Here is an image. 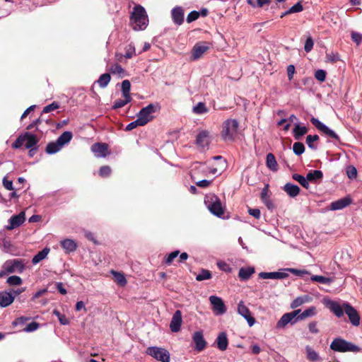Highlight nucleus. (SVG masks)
<instances>
[{"instance_id":"nucleus-1","label":"nucleus","mask_w":362,"mask_h":362,"mask_svg":"<svg viewBox=\"0 0 362 362\" xmlns=\"http://www.w3.org/2000/svg\"><path fill=\"white\" fill-rule=\"evenodd\" d=\"M325 305L337 317H343L345 313L353 326L357 327L360 325V315L357 310L348 302H344L341 305L339 302L327 300Z\"/></svg>"},{"instance_id":"nucleus-2","label":"nucleus","mask_w":362,"mask_h":362,"mask_svg":"<svg viewBox=\"0 0 362 362\" xmlns=\"http://www.w3.org/2000/svg\"><path fill=\"white\" fill-rule=\"evenodd\" d=\"M130 21L132 27L135 30H144L148 23V16L146 10L141 5L134 6L131 14Z\"/></svg>"},{"instance_id":"nucleus-3","label":"nucleus","mask_w":362,"mask_h":362,"mask_svg":"<svg viewBox=\"0 0 362 362\" xmlns=\"http://www.w3.org/2000/svg\"><path fill=\"white\" fill-rule=\"evenodd\" d=\"M204 203L209 211L217 217H221L224 214V209L222 206L220 199L214 194L206 195Z\"/></svg>"},{"instance_id":"nucleus-4","label":"nucleus","mask_w":362,"mask_h":362,"mask_svg":"<svg viewBox=\"0 0 362 362\" xmlns=\"http://www.w3.org/2000/svg\"><path fill=\"white\" fill-rule=\"evenodd\" d=\"M330 349L337 352L357 353L361 351V348L358 346L339 337L334 339L332 341L330 344Z\"/></svg>"},{"instance_id":"nucleus-5","label":"nucleus","mask_w":362,"mask_h":362,"mask_svg":"<svg viewBox=\"0 0 362 362\" xmlns=\"http://www.w3.org/2000/svg\"><path fill=\"white\" fill-rule=\"evenodd\" d=\"M239 123L235 119L226 120L222 125L221 136L224 141H233L238 134Z\"/></svg>"},{"instance_id":"nucleus-6","label":"nucleus","mask_w":362,"mask_h":362,"mask_svg":"<svg viewBox=\"0 0 362 362\" xmlns=\"http://www.w3.org/2000/svg\"><path fill=\"white\" fill-rule=\"evenodd\" d=\"M146 353L157 361L161 362L170 361V352L164 348L158 346H149L146 349Z\"/></svg>"},{"instance_id":"nucleus-7","label":"nucleus","mask_w":362,"mask_h":362,"mask_svg":"<svg viewBox=\"0 0 362 362\" xmlns=\"http://www.w3.org/2000/svg\"><path fill=\"white\" fill-rule=\"evenodd\" d=\"M159 109L158 104L151 103L143 107L137 114V119L140 120L141 125L144 126L153 119V114Z\"/></svg>"},{"instance_id":"nucleus-8","label":"nucleus","mask_w":362,"mask_h":362,"mask_svg":"<svg viewBox=\"0 0 362 362\" xmlns=\"http://www.w3.org/2000/svg\"><path fill=\"white\" fill-rule=\"evenodd\" d=\"M310 122L318 130L329 138L339 140V136L332 129H329L327 125L321 122L318 119L312 117Z\"/></svg>"},{"instance_id":"nucleus-9","label":"nucleus","mask_w":362,"mask_h":362,"mask_svg":"<svg viewBox=\"0 0 362 362\" xmlns=\"http://www.w3.org/2000/svg\"><path fill=\"white\" fill-rule=\"evenodd\" d=\"M209 49V44L206 42L196 43L192 50L191 59L193 61L200 59Z\"/></svg>"},{"instance_id":"nucleus-10","label":"nucleus","mask_w":362,"mask_h":362,"mask_svg":"<svg viewBox=\"0 0 362 362\" xmlns=\"http://www.w3.org/2000/svg\"><path fill=\"white\" fill-rule=\"evenodd\" d=\"M209 301L212 305V310L216 315H221L226 313V307L220 297L211 296Z\"/></svg>"},{"instance_id":"nucleus-11","label":"nucleus","mask_w":362,"mask_h":362,"mask_svg":"<svg viewBox=\"0 0 362 362\" xmlns=\"http://www.w3.org/2000/svg\"><path fill=\"white\" fill-rule=\"evenodd\" d=\"M238 313L243 317L248 323L250 327H252L255 323V318L251 315L250 311L248 308L245 305L243 301H240L238 304Z\"/></svg>"},{"instance_id":"nucleus-12","label":"nucleus","mask_w":362,"mask_h":362,"mask_svg":"<svg viewBox=\"0 0 362 362\" xmlns=\"http://www.w3.org/2000/svg\"><path fill=\"white\" fill-rule=\"evenodd\" d=\"M3 269L8 273H13L16 271L22 272L24 269V265L19 259H12L6 261L3 265Z\"/></svg>"},{"instance_id":"nucleus-13","label":"nucleus","mask_w":362,"mask_h":362,"mask_svg":"<svg viewBox=\"0 0 362 362\" xmlns=\"http://www.w3.org/2000/svg\"><path fill=\"white\" fill-rule=\"evenodd\" d=\"M182 322V313L180 310H176L171 319L170 328L173 332H177L180 330Z\"/></svg>"},{"instance_id":"nucleus-14","label":"nucleus","mask_w":362,"mask_h":362,"mask_svg":"<svg viewBox=\"0 0 362 362\" xmlns=\"http://www.w3.org/2000/svg\"><path fill=\"white\" fill-rule=\"evenodd\" d=\"M25 220V212L22 211L17 215L12 216L9 219V225L6 226L7 230H13L24 223Z\"/></svg>"},{"instance_id":"nucleus-15","label":"nucleus","mask_w":362,"mask_h":362,"mask_svg":"<svg viewBox=\"0 0 362 362\" xmlns=\"http://www.w3.org/2000/svg\"><path fill=\"white\" fill-rule=\"evenodd\" d=\"M91 151L98 158H105L108 153V145L105 143H95L92 145Z\"/></svg>"},{"instance_id":"nucleus-16","label":"nucleus","mask_w":362,"mask_h":362,"mask_svg":"<svg viewBox=\"0 0 362 362\" xmlns=\"http://www.w3.org/2000/svg\"><path fill=\"white\" fill-rule=\"evenodd\" d=\"M192 341L195 344V350L202 351L206 345V341L204 338L202 331L195 332L192 336Z\"/></svg>"},{"instance_id":"nucleus-17","label":"nucleus","mask_w":362,"mask_h":362,"mask_svg":"<svg viewBox=\"0 0 362 362\" xmlns=\"http://www.w3.org/2000/svg\"><path fill=\"white\" fill-rule=\"evenodd\" d=\"M209 143V132L206 130L201 131L197 136L196 144L201 148H206L208 147Z\"/></svg>"},{"instance_id":"nucleus-18","label":"nucleus","mask_w":362,"mask_h":362,"mask_svg":"<svg viewBox=\"0 0 362 362\" xmlns=\"http://www.w3.org/2000/svg\"><path fill=\"white\" fill-rule=\"evenodd\" d=\"M351 203V199L348 197H344L330 204L329 209L332 211L341 210L346 207Z\"/></svg>"},{"instance_id":"nucleus-19","label":"nucleus","mask_w":362,"mask_h":362,"mask_svg":"<svg viewBox=\"0 0 362 362\" xmlns=\"http://www.w3.org/2000/svg\"><path fill=\"white\" fill-rule=\"evenodd\" d=\"M172 19L177 25L182 24L184 21V11L181 6H176L171 11Z\"/></svg>"},{"instance_id":"nucleus-20","label":"nucleus","mask_w":362,"mask_h":362,"mask_svg":"<svg viewBox=\"0 0 362 362\" xmlns=\"http://www.w3.org/2000/svg\"><path fill=\"white\" fill-rule=\"evenodd\" d=\"M289 323L291 325H294L296 324V322L292 318L291 314L287 313L284 314L282 317L280 318V320L277 322L276 325V328L277 329H284Z\"/></svg>"},{"instance_id":"nucleus-21","label":"nucleus","mask_w":362,"mask_h":362,"mask_svg":"<svg viewBox=\"0 0 362 362\" xmlns=\"http://www.w3.org/2000/svg\"><path fill=\"white\" fill-rule=\"evenodd\" d=\"M216 343L217 348L220 351H223L226 350L228 346V339L227 337V334L225 332H220L216 339Z\"/></svg>"},{"instance_id":"nucleus-22","label":"nucleus","mask_w":362,"mask_h":362,"mask_svg":"<svg viewBox=\"0 0 362 362\" xmlns=\"http://www.w3.org/2000/svg\"><path fill=\"white\" fill-rule=\"evenodd\" d=\"M15 296L7 291H0V306L6 308L10 305L14 300Z\"/></svg>"},{"instance_id":"nucleus-23","label":"nucleus","mask_w":362,"mask_h":362,"mask_svg":"<svg viewBox=\"0 0 362 362\" xmlns=\"http://www.w3.org/2000/svg\"><path fill=\"white\" fill-rule=\"evenodd\" d=\"M61 246L67 253L74 252L77 248L76 243L74 240L69 238L62 240Z\"/></svg>"},{"instance_id":"nucleus-24","label":"nucleus","mask_w":362,"mask_h":362,"mask_svg":"<svg viewBox=\"0 0 362 362\" xmlns=\"http://www.w3.org/2000/svg\"><path fill=\"white\" fill-rule=\"evenodd\" d=\"M307 132L308 128L305 126H301L299 122H297L293 130V135L295 139L300 140Z\"/></svg>"},{"instance_id":"nucleus-25","label":"nucleus","mask_w":362,"mask_h":362,"mask_svg":"<svg viewBox=\"0 0 362 362\" xmlns=\"http://www.w3.org/2000/svg\"><path fill=\"white\" fill-rule=\"evenodd\" d=\"M283 189L291 197H296L300 192L299 187L291 183H286Z\"/></svg>"},{"instance_id":"nucleus-26","label":"nucleus","mask_w":362,"mask_h":362,"mask_svg":"<svg viewBox=\"0 0 362 362\" xmlns=\"http://www.w3.org/2000/svg\"><path fill=\"white\" fill-rule=\"evenodd\" d=\"M312 300V298L308 295L297 297L291 303V308H296L304 303H309Z\"/></svg>"},{"instance_id":"nucleus-27","label":"nucleus","mask_w":362,"mask_h":362,"mask_svg":"<svg viewBox=\"0 0 362 362\" xmlns=\"http://www.w3.org/2000/svg\"><path fill=\"white\" fill-rule=\"evenodd\" d=\"M266 165L267 167L273 172H276L278 170V164L275 156L273 153H269L267 155L266 158Z\"/></svg>"},{"instance_id":"nucleus-28","label":"nucleus","mask_w":362,"mask_h":362,"mask_svg":"<svg viewBox=\"0 0 362 362\" xmlns=\"http://www.w3.org/2000/svg\"><path fill=\"white\" fill-rule=\"evenodd\" d=\"M25 141H26L25 148H30L37 146L38 139L35 134L29 132L25 133Z\"/></svg>"},{"instance_id":"nucleus-29","label":"nucleus","mask_w":362,"mask_h":362,"mask_svg":"<svg viewBox=\"0 0 362 362\" xmlns=\"http://www.w3.org/2000/svg\"><path fill=\"white\" fill-rule=\"evenodd\" d=\"M308 182H317L319 180H321L323 177V173L321 170H315L310 171L307 175Z\"/></svg>"},{"instance_id":"nucleus-30","label":"nucleus","mask_w":362,"mask_h":362,"mask_svg":"<svg viewBox=\"0 0 362 362\" xmlns=\"http://www.w3.org/2000/svg\"><path fill=\"white\" fill-rule=\"evenodd\" d=\"M255 273L254 267H243L240 268L238 272L239 277L243 280H247Z\"/></svg>"},{"instance_id":"nucleus-31","label":"nucleus","mask_w":362,"mask_h":362,"mask_svg":"<svg viewBox=\"0 0 362 362\" xmlns=\"http://www.w3.org/2000/svg\"><path fill=\"white\" fill-rule=\"evenodd\" d=\"M307 359L312 362L318 361L320 360V356L317 351L312 349L310 346H305Z\"/></svg>"},{"instance_id":"nucleus-32","label":"nucleus","mask_w":362,"mask_h":362,"mask_svg":"<svg viewBox=\"0 0 362 362\" xmlns=\"http://www.w3.org/2000/svg\"><path fill=\"white\" fill-rule=\"evenodd\" d=\"M49 248L45 247L43 250L37 252L33 258L32 263L33 264H38L40 261L45 259L49 252Z\"/></svg>"},{"instance_id":"nucleus-33","label":"nucleus","mask_w":362,"mask_h":362,"mask_svg":"<svg viewBox=\"0 0 362 362\" xmlns=\"http://www.w3.org/2000/svg\"><path fill=\"white\" fill-rule=\"evenodd\" d=\"M63 147L59 145L58 141L49 142L46 147L45 151L47 154H54L59 151Z\"/></svg>"},{"instance_id":"nucleus-34","label":"nucleus","mask_w":362,"mask_h":362,"mask_svg":"<svg viewBox=\"0 0 362 362\" xmlns=\"http://www.w3.org/2000/svg\"><path fill=\"white\" fill-rule=\"evenodd\" d=\"M72 133L69 131H66L63 132L57 139L59 145H61L62 147L69 143V141L72 139Z\"/></svg>"},{"instance_id":"nucleus-35","label":"nucleus","mask_w":362,"mask_h":362,"mask_svg":"<svg viewBox=\"0 0 362 362\" xmlns=\"http://www.w3.org/2000/svg\"><path fill=\"white\" fill-rule=\"evenodd\" d=\"M316 313V308L315 306H311L301 313L300 315H298V318L303 320L307 317L315 316Z\"/></svg>"},{"instance_id":"nucleus-36","label":"nucleus","mask_w":362,"mask_h":362,"mask_svg":"<svg viewBox=\"0 0 362 362\" xmlns=\"http://www.w3.org/2000/svg\"><path fill=\"white\" fill-rule=\"evenodd\" d=\"M209 109L204 103L199 102L193 107L192 112L196 115H202L208 112Z\"/></svg>"},{"instance_id":"nucleus-37","label":"nucleus","mask_w":362,"mask_h":362,"mask_svg":"<svg viewBox=\"0 0 362 362\" xmlns=\"http://www.w3.org/2000/svg\"><path fill=\"white\" fill-rule=\"evenodd\" d=\"M292 177L294 180L297 181L300 185H302L305 189H309L310 184L308 182L307 177H305L304 176L299 175V174H293L292 175Z\"/></svg>"},{"instance_id":"nucleus-38","label":"nucleus","mask_w":362,"mask_h":362,"mask_svg":"<svg viewBox=\"0 0 362 362\" xmlns=\"http://www.w3.org/2000/svg\"><path fill=\"white\" fill-rule=\"evenodd\" d=\"M261 199L269 209L273 208V204L267 194V188L264 187L261 192Z\"/></svg>"},{"instance_id":"nucleus-39","label":"nucleus","mask_w":362,"mask_h":362,"mask_svg":"<svg viewBox=\"0 0 362 362\" xmlns=\"http://www.w3.org/2000/svg\"><path fill=\"white\" fill-rule=\"evenodd\" d=\"M4 233L0 232V240H2V243H0V247H1L4 252H8L10 251L12 245L10 240L4 238Z\"/></svg>"},{"instance_id":"nucleus-40","label":"nucleus","mask_w":362,"mask_h":362,"mask_svg":"<svg viewBox=\"0 0 362 362\" xmlns=\"http://www.w3.org/2000/svg\"><path fill=\"white\" fill-rule=\"evenodd\" d=\"M110 79H111L110 75L107 73H105V74H102L99 77L97 82H98V85L100 86V87L104 88L107 87V86L108 85V83L110 81Z\"/></svg>"},{"instance_id":"nucleus-41","label":"nucleus","mask_w":362,"mask_h":362,"mask_svg":"<svg viewBox=\"0 0 362 362\" xmlns=\"http://www.w3.org/2000/svg\"><path fill=\"white\" fill-rule=\"evenodd\" d=\"M131 83L129 80H124L122 83V93L123 98L131 97Z\"/></svg>"},{"instance_id":"nucleus-42","label":"nucleus","mask_w":362,"mask_h":362,"mask_svg":"<svg viewBox=\"0 0 362 362\" xmlns=\"http://www.w3.org/2000/svg\"><path fill=\"white\" fill-rule=\"evenodd\" d=\"M132 97H127L124 98L123 99H118L115 101L114 105H112L113 109H119L124 105H126L127 103L131 102Z\"/></svg>"},{"instance_id":"nucleus-43","label":"nucleus","mask_w":362,"mask_h":362,"mask_svg":"<svg viewBox=\"0 0 362 362\" xmlns=\"http://www.w3.org/2000/svg\"><path fill=\"white\" fill-rule=\"evenodd\" d=\"M53 315H54L58 318V320L61 325H67L69 324V320L65 316V315L62 314L58 310H54Z\"/></svg>"},{"instance_id":"nucleus-44","label":"nucleus","mask_w":362,"mask_h":362,"mask_svg":"<svg viewBox=\"0 0 362 362\" xmlns=\"http://www.w3.org/2000/svg\"><path fill=\"white\" fill-rule=\"evenodd\" d=\"M319 139V136L315 135H308L306 137V144L308 147L313 150L317 149V146L314 144L315 141H317Z\"/></svg>"},{"instance_id":"nucleus-45","label":"nucleus","mask_w":362,"mask_h":362,"mask_svg":"<svg viewBox=\"0 0 362 362\" xmlns=\"http://www.w3.org/2000/svg\"><path fill=\"white\" fill-rule=\"evenodd\" d=\"M111 273L114 276L116 281L121 286H124L127 284V280L124 274L119 272L111 271Z\"/></svg>"},{"instance_id":"nucleus-46","label":"nucleus","mask_w":362,"mask_h":362,"mask_svg":"<svg viewBox=\"0 0 362 362\" xmlns=\"http://www.w3.org/2000/svg\"><path fill=\"white\" fill-rule=\"evenodd\" d=\"M311 281H316L322 284H329L332 282L331 279L319 275H313L310 277Z\"/></svg>"},{"instance_id":"nucleus-47","label":"nucleus","mask_w":362,"mask_h":362,"mask_svg":"<svg viewBox=\"0 0 362 362\" xmlns=\"http://www.w3.org/2000/svg\"><path fill=\"white\" fill-rule=\"evenodd\" d=\"M211 278V274L209 270L202 269L199 274L196 276V280L201 281Z\"/></svg>"},{"instance_id":"nucleus-48","label":"nucleus","mask_w":362,"mask_h":362,"mask_svg":"<svg viewBox=\"0 0 362 362\" xmlns=\"http://www.w3.org/2000/svg\"><path fill=\"white\" fill-rule=\"evenodd\" d=\"M293 153L297 156H300L305 151V146L301 142H295L293 145Z\"/></svg>"},{"instance_id":"nucleus-49","label":"nucleus","mask_w":362,"mask_h":362,"mask_svg":"<svg viewBox=\"0 0 362 362\" xmlns=\"http://www.w3.org/2000/svg\"><path fill=\"white\" fill-rule=\"evenodd\" d=\"M110 71L112 74L119 75V76H122L124 73V69L118 64L111 65L110 67Z\"/></svg>"},{"instance_id":"nucleus-50","label":"nucleus","mask_w":362,"mask_h":362,"mask_svg":"<svg viewBox=\"0 0 362 362\" xmlns=\"http://www.w3.org/2000/svg\"><path fill=\"white\" fill-rule=\"evenodd\" d=\"M180 254L179 250H175L170 253H169L165 257V263L168 265H170L174 260L175 258H176Z\"/></svg>"},{"instance_id":"nucleus-51","label":"nucleus","mask_w":362,"mask_h":362,"mask_svg":"<svg viewBox=\"0 0 362 362\" xmlns=\"http://www.w3.org/2000/svg\"><path fill=\"white\" fill-rule=\"evenodd\" d=\"M6 282L10 286H18L22 284V279L18 276H11L7 279Z\"/></svg>"},{"instance_id":"nucleus-52","label":"nucleus","mask_w":362,"mask_h":362,"mask_svg":"<svg viewBox=\"0 0 362 362\" xmlns=\"http://www.w3.org/2000/svg\"><path fill=\"white\" fill-rule=\"evenodd\" d=\"M25 141V133L21 134L16 140L12 144L13 148H19L23 146V142Z\"/></svg>"},{"instance_id":"nucleus-53","label":"nucleus","mask_w":362,"mask_h":362,"mask_svg":"<svg viewBox=\"0 0 362 362\" xmlns=\"http://www.w3.org/2000/svg\"><path fill=\"white\" fill-rule=\"evenodd\" d=\"M59 107V103L54 101V102L52 103L51 104L44 107L42 112L48 113V112H50L53 110L58 109Z\"/></svg>"},{"instance_id":"nucleus-54","label":"nucleus","mask_w":362,"mask_h":362,"mask_svg":"<svg viewBox=\"0 0 362 362\" xmlns=\"http://www.w3.org/2000/svg\"><path fill=\"white\" fill-rule=\"evenodd\" d=\"M346 175L349 179L356 178L357 176L356 168L353 165H349L346 168Z\"/></svg>"},{"instance_id":"nucleus-55","label":"nucleus","mask_w":362,"mask_h":362,"mask_svg":"<svg viewBox=\"0 0 362 362\" xmlns=\"http://www.w3.org/2000/svg\"><path fill=\"white\" fill-rule=\"evenodd\" d=\"M276 272H260L259 274V277L263 279H276Z\"/></svg>"},{"instance_id":"nucleus-56","label":"nucleus","mask_w":362,"mask_h":362,"mask_svg":"<svg viewBox=\"0 0 362 362\" xmlns=\"http://www.w3.org/2000/svg\"><path fill=\"white\" fill-rule=\"evenodd\" d=\"M136 54L135 47L132 44L129 45L126 49L124 57L127 59H130Z\"/></svg>"},{"instance_id":"nucleus-57","label":"nucleus","mask_w":362,"mask_h":362,"mask_svg":"<svg viewBox=\"0 0 362 362\" xmlns=\"http://www.w3.org/2000/svg\"><path fill=\"white\" fill-rule=\"evenodd\" d=\"M217 266L218 267L225 272H228V273H230L231 272V267L230 266L226 263V262L224 261H219L217 262Z\"/></svg>"},{"instance_id":"nucleus-58","label":"nucleus","mask_w":362,"mask_h":362,"mask_svg":"<svg viewBox=\"0 0 362 362\" xmlns=\"http://www.w3.org/2000/svg\"><path fill=\"white\" fill-rule=\"evenodd\" d=\"M111 173V168L108 165L102 166L99 170V175L101 177H106Z\"/></svg>"},{"instance_id":"nucleus-59","label":"nucleus","mask_w":362,"mask_h":362,"mask_svg":"<svg viewBox=\"0 0 362 362\" xmlns=\"http://www.w3.org/2000/svg\"><path fill=\"white\" fill-rule=\"evenodd\" d=\"M315 77L317 80L323 82L326 78V71L322 69H318L315 73Z\"/></svg>"},{"instance_id":"nucleus-60","label":"nucleus","mask_w":362,"mask_h":362,"mask_svg":"<svg viewBox=\"0 0 362 362\" xmlns=\"http://www.w3.org/2000/svg\"><path fill=\"white\" fill-rule=\"evenodd\" d=\"M39 327V324L36 322H32L30 323H29L24 329L23 330L25 332H34L35 331L36 329H37Z\"/></svg>"},{"instance_id":"nucleus-61","label":"nucleus","mask_w":362,"mask_h":362,"mask_svg":"<svg viewBox=\"0 0 362 362\" xmlns=\"http://www.w3.org/2000/svg\"><path fill=\"white\" fill-rule=\"evenodd\" d=\"M351 39L357 45H358L362 42V34L357 32H352Z\"/></svg>"},{"instance_id":"nucleus-62","label":"nucleus","mask_w":362,"mask_h":362,"mask_svg":"<svg viewBox=\"0 0 362 362\" xmlns=\"http://www.w3.org/2000/svg\"><path fill=\"white\" fill-rule=\"evenodd\" d=\"M199 16V13L196 11H191L187 17V23H192L194 21H196Z\"/></svg>"},{"instance_id":"nucleus-63","label":"nucleus","mask_w":362,"mask_h":362,"mask_svg":"<svg viewBox=\"0 0 362 362\" xmlns=\"http://www.w3.org/2000/svg\"><path fill=\"white\" fill-rule=\"evenodd\" d=\"M303 9V8L300 2H298L288 10L290 13H295L302 11Z\"/></svg>"},{"instance_id":"nucleus-64","label":"nucleus","mask_w":362,"mask_h":362,"mask_svg":"<svg viewBox=\"0 0 362 362\" xmlns=\"http://www.w3.org/2000/svg\"><path fill=\"white\" fill-rule=\"evenodd\" d=\"M313 45H314V42H313L312 37H308L305 42V46H304L305 51L306 52H310L312 50V49L313 48Z\"/></svg>"}]
</instances>
